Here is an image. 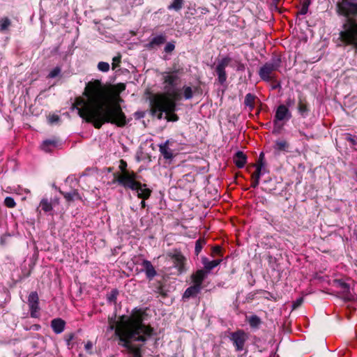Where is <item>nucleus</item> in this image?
I'll list each match as a JSON object with an SVG mask.
<instances>
[{"label":"nucleus","mask_w":357,"mask_h":357,"mask_svg":"<svg viewBox=\"0 0 357 357\" xmlns=\"http://www.w3.org/2000/svg\"><path fill=\"white\" fill-rule=\"evenodd\" d=\"M59 120V116L57 115H52L50 118V121L51 123H54V122H56V121H58Z\"/></svg>","instance_id":"52"},{"label":"nucleus","mask_w":357,"mask_h":357,"mask_svg":"<svg viewBox=\"0 0 357 357\" xmlns=\"http://www.w3.org/2000/svg\"><path fill=\"white\" fill-rule=\"evenodd\" d=\"M126 89L123 83L103 84L93 79L86 84L82 96L75 98L73 105L79 116L100 129L105 123L124 127L126 116L119 102L120 93Z\"/></svg>","instance_id":"1"},{"label":"nucleus","mask_w":357,"mask_h":357,"mask_svg":"<svg viewBox=\"0 0 357 357\" xmlns=\"http://www.w3.org/2000/svg\"><path fill=\"white\" fill-rule=\"evenodd\" d=\"M231 61V58L229 56H225L220 60L215 68V72L218 76L217 81L221 85L224 84L227 78L226 68L229 65Z\"/></svg>","instance_id":"11"},{"label":"nucleus","mask_w":357,"mask_h":357,"mask_svg":"<svg viewBox=\"0 0 357 357\" xmlns=\"http://www.w3.org/2000/svg\"><path fill=\"white\" fill-rule=\"evenodd\" d=\"M72 195H73V201L75 199H79V200L82 199V197H81L80 195L75 190L72 191Z\"/></svg>","instance_id":"50"},{"label":"nucleus","mask_w":357,"mask_h":357,"mask_svg":"<svg viewBox=\"0 0 357 357\" xmlns=\"http://www.w3.org/2000/svg\"><path fill=\"white\" fill-rule=\"evenodd\" d=\"M11 22L10 20L8 17H5L1 20V31L6 30L10 25Z\"/></svg>","instance_id":"43"},{"label":"nucleus","mask_w":357,"mask_h":357,"mask_svg":"<svg viewBox=\"0 0 357 357\" xmlns=\"http://www.w3.org/2000/svg\"><path fill=\"white\" fill-rule=\"evenodd\" d=\"M167 40V38L165 35H160L154 37L151 39L149 44H147L146 47L149 49H153L155 46H160V45L164 44Z\"/></svg>","instance_id":"26"},{"label":"nucleus","mask_w":357,"mask_h":357,"mask_svg":"<svg viewBox=\"0 0 357 357\" xmlns=\"http://www.w3.org/2000/svg\"><path fill=\"white\" fill-rule=\"evenodd\" d=\"M39 207L45 213L50 212L53 209L51 202L47 199H43L40 202Z\"/></svg>","instance_id":"27"},{"label":"nucleus","mask_w":357,"mask_h":357,"mask_svg":"<svg viewBox=\"0 0 357 357\" xmlns=\"http://www.w3.org/2000/svg\"><path fill=\"white\" fill-rule=\"evenodd\" d=\"M248 339V335L243 330L239 329L232 332L229 335V340L232 342L235 350L238 352L245 349V342Z\"/></svg>","instance_id":"10"},{"label":"nucleus","mask_w":357,"mask_h":357,"mask_svg":"<svg viewBox=\"0 0 357 357\" xmlns=\"http://www.w3.org/2000/svg\"><path fill=\"white\" fill-rule=\"evenodd\" d=\"M74 337V335L73 333L68 335V337L67 338L68 344H69L70 341Z\"/></svg>","instance_id":"56"},{"label":"nucleus","mask_w":357,"mask_h":357,"mask_svg":"<svg viewBox=\"0 0 357 357\" xmlns=\"http://www.w3.org/2000/svg\"><path fill=\"white\" fill-rule=\"evenodd\" d=\"M181 98L179 89H170L164 93L153 94L150 98V103L165 105L167 109H174V107H176V102L181 100Z\"/></svg>","instance_id":"4"},{"label":"nucleus","mask_w":357,"mask_h":357,"mask_svg":"<svg viewBox=\"0 0 357 357\" xmlns=\"http://www.w3.org/2000/svg\"><path fill=\"white\" fill-rule=\"evenodd\" d=\"M257 100H258V98L255 95L249 93L246 94L245 97L244 105L245 106L248 107L250 111L252 112L255 107Z\"/></svg>","instance_id":"25"},{"label":"nucleus","mask_w":357,"mask_h":357,"mask_svg":"<svg viewBox=\"0 0 357 357\" xmlns=\"http://www.w3.org/2000/svg\"><path fill=\"white\" fill-rule=\"evenodd\" d=\"M28 305L30 311V315L33 318L39 317V297L36 291H32L28 296Z\"/></svg>","instance_id":"12"},{"label":"nucleus","mask_w":357,"mask_h":357,"mask_svg":"<svg viewBox=\"0 0 357 357\" xmlns=\"http://www.w3.org/2000/svg\"><path fill=\"white\" fill-rule=\"evenodd\" d=\"M289 147V144L285 140H278L275 142V149L278 151H286Z\"/></svg>","instance_id":"32"},{"label":"nucleus","mask_w":357,"mask_h":357,"mask_svg":"<svg viewBox=\"0 0 357 357\" xmlns=\"http://www.w3.org/2000/svg\"><path fill=\"white\" fill-rule=\"evenodd\" d=\"M141 207L142 208H144L146 207V202H145V200L142 199V201L141 202Z\"/></svg>","instance_id":"57"},{"label":"nucleus","mask_w":357,"mask_h":357,"mask_svg":"<svg viewBox=\"0 0 357 357\" xmlns=\"http://www.w3.org/2000/svg\"><path fill=\"white\" fill-rule=\"evenodd\" d=\"M339 39L345 45H352L357 51V21L347 18L340 32Z\"/></svg>","instance_id":"3"},{"label":"nucleus","mask_w":357,"mask_h":357,"mask_svg":"<svg viewBox=\"0 0 357 357\" xmlns=\"http://www.w3.org/2000/svg\"><path fill=\"white\" fill-rule=\"evenodd\" d=\"M207 275V271H205L203 269H199L190 275V280L192 285H195L202 289V283L206 278Z\"/></svg>","instance_id":"14"},{"label":"nucleus","mask_w":357,"mask_h":357,"mask_svg":"<svg viewBox=\"0 0 357 357\" xmlns=\"http://www.w3.org/2000/svg\"><path fill=\"white\" fill-rule=\"evenodd\" d=\"M61 193L62 194L63 197L66 199V201H68V202H73V195H72V192H61Z\"/></svg>","instance_id":"46"},{"label":"nucleus","mask_w":357,"mask_h":357,"mask_svg":"<svg viewBox=\"0 0 357 357\" xmlns=\"http://www.w3.org/2000/svg\"><path fill=\"white\" fill-rule=\"evenodd\" d=\"M264 155L263 153H261L260 155H259V160L257 162V163H261L263 164V159H264Z\"/></svg>","instance_id":"55"},{"label":"nucleus","mask_w":357,"mask_h":357,"mask_svg":"<svg viewBox=\"0 0 357 357\" xmlns=\"http://www.w3.org/2000/svg\"><path fill=\"white\" fill-rule=\"evenodd\" d=\"M61 69L60 67L59 66H56V68H54L53 70H52L47 77L49 78H54L56 77V76H58L60 73H61Z\"/></svg>","instance_id":"39"},{"label":"nucleus","mask_w":357,"mask_h":357,"mask_svg":"<svg viewBox=\"0 0 357 357\" xmlns=\"http://www.w3.org/2000/svg\"><path fill=\"white\" fill-rule=\"evenodd\" d=\"M294 103V100L291 99V98H288L286 101V106L288 107H291V105H293Z\"/></svg>","instance_id":"53"},{"label":"nucleus","mask_w":357,"mask_h":357,"mask_svg":"<svg viewBox=\"0 0 357 357\" xmlns=\"http://www.w3.org/2000/svg\"><path fill=\"white\" fill-rule=\"evenodd\" d=\"M119 338V345L126 349L128 357H142V346L135 345L132 341L145 342L153 335V329L143 323L141 314H133L129 317H120L115 326L110 325Z\"/></svg>","instance_id":"2"},{"label":"nucleus","mask_w":357,"mask_h":357,"mask_svg":"<svg viewBox=\"0 0 357 357\" xmlns=\"http://www.w3.org/2000/svg\"><path fill=\"white\" fill-rule=\"evenodd\" d=\"M354 1L355 0H338L337 3L338 13L344 16H349L351 5L354 3Z\"/></svg>","instance_id":"15"},{"label":"nucleus","mask_w":357,"mask_h":357,"mask_svg":"<svg viewBox=\"0 0 357 357\" xmlns=\"http://www.w3.org/2000/svg\"><path fill=\"white\" fill-rule=\"evenodd\" d=\"M302 303H303V298H298L293 303V309H296V308L298 307L302 304Z\"/></svg>","instance_id":"49"},{"label":"nucleus","mask_w":357,"mask_h":357,"mask_svg":"<svg viewBox=\"0 0 357 357\" xmlns=\"http://www.w3.org/2000/svg\"><path fill=\"white\" fill-rule=\"evenodd\" d=\"M4 205L8 208H14L16 206V203L13 198L11 197H7L4 199Z\"/></svg>","instance_id":"35"},{"label":"nucleus","mask_w":357,"mask_h":357,"mask_svg":"<svg viewBox=\"0 0 357 357\" xmlns=\"http://www.w3.org/2000/svg\"><path fill=\"white\" fill-rule=\"evenodd\" d=\"M291 118V113L288 107L284 105H280L275 111L273 119L274 129L273 133H279L283 124L280 125V121H287Z\"/></svg>","instance_id":"8"},{"label":"nucleus","mask_w":357,"mask_h":357,"mask_svg":"<svg viewBox=\"0 0 357 357\" xmlns=\"http://www.w3.org/2000/svg\"><path fill=\"white\" fill-rule=\"evenodd\" d=\"M252 166L256 167V170L254 173H252L251 176V179H255V181H259L263 164L257 163L256 165H253Z\"/></svg>","instance_id":"30"},{"label":"nucleus","mask_w":357,"mask_h":357,"mask_svg":"<svg viewBox=\"0 0 357 357\" xmlns=\"http://www.w3.org/2000/svg\"><path fill=\"white\" fill-rule=\"evenodd\" d=\"M176 110V107H174V109H169L165 105L150 103L151 114L153 116H157L158 119H162L163 113L165 112L166 114L165 119L167 121H177L178 120V116L175 114Z\"/></svg>","instance_id":"7"},{"label":"nucleus","mask_w":357,"mask_h":357,"mask_svg":"<svg viewBox=\"0 0 357 357\" xmlns=\"http://www.w3.org/2000/svg\"><path fill=\"white\" fill-rule=\"evenodd\" d=\"M278 86H280V84H279V83H278L277 84L273 85V86H272V88H273V89H275Z\"/></svg>","instance_id":"59"},{"label":"nucleus","mask_w":357,"mask_h":357,"mask_svg":"<svg viewBox=\"0 0 357 357\" xmlns=\"http://www.w3.org/2000/svg\"><path fill=\"white\" fill-rule=\"evenodd\" d=\"M142 266L149 280H152L156 275L157 272L150 261L144 259Z\"/></svg>","instance_id":"17"},{"label":"nucleus","mask_w":357,"mask_h":357,"mask_svg":"<svg viewBox=\"0 0 357 357\" xmlns=\"http://www.w3.org/2000/svg\"><path fill=\"white\" fill-rule=\"evenodd\" d=\"M169 256L173 261L174 266L178 270L179 274H181L186 271L185 262L186 258L179 251H175L174 253L169 254Z\"/></svg>","instance_id":"13"},{"label":"nucleus","mask_w":357,"mask_h":357,"mask_svg":"<svg viewBox=\"0 0 357 357\" xmlns=\"http://www.w3.org/2000/svg\"><path fill=\"white\" fill-rule=\"evenodd\" d=\"M91 347H92V345L90 343H88V344H86V349H90Z\"/></svg>","instance_id":"58"},{"label":"nucleus","mask_w":357,"mask_h":357,"mask_svg":"<svg viewBox=\"0 0 357 357\" xmlns=\"http://www.w3.org/2000/svg\"><path fill=\"white\" fill-rule=\"evenodd\" d=\"M66 321L61 318L54 319L51 321V327L53 331L56 333H61L64 331Z\"/></svg>","instance_id":"20"},{"label":"nucleus","mask_w":357,"mask_h":357,"mask_svg":"<svg viewBox=\"0 0 357 357\" xmlns=\"http://www.w3.org/2000/svg\"><path fill=\"white\" fill-rule=\"evenodd\" d=\"M201 291L202 289L192 284L185 290L182 296V300L183 301H186L190 298H195L198 296Z\"/></svg>","instance_id":"16"},{"label":"nucleus","mask_w":357,"mask_h":357,"mask_svg":"<svg viewBox=\"0 0 357 357\" xmlns=\"http://www.w3.org/2000/svg\"><path fill=\"white\" fill-rule=\"evenodd\" d=\"M119 294V291L117 289H112L109 294L107 296V299L110 302H114V303L116 302L117 296Z\"/></svg>","instance_id":"34"},{"label":"nucleus","mask_w":357,"mask_h":357,"mask_svg":"<svg viewBox=\"0 0 357 357\" xmlns=\"http://www.w3.org/2000/svg\"><path fill=\"white\" fill-rule=\"evenodd\" d=\"M212 256L214 257L215 256L222 257V248L219 245H216L212 249Z\"/></svg>","instance_id":"40"},{"label":"nucleus","mask_w":357,"mask_h":357,"mask_svg":"<svg viewBox=\"0 0 357 357\" xmlns=\"http://www.w3.org/2000/svg\"><path fill=\"white\" fill-rule=\"evenodd\" d=\"M310 0H305L301 6V8L299 10V13L301 15H305L307 13L308 7L310 5Z\"/></svg>","instance_id":"36"},{"label":"nucleus","mask_w":357,"mask_h":357,"mask_svg":"<svg viewBox=\"0 0 357 357\" xmlns=\"http://www.w3.org/2000/svg\"><path fill=\"white\" fill-rule=\"evenodd\" d=\"M357 15V3L354 2L352 5H351V8L349 10V15Z\"/></svg>","instance_id":"48"},{"label":"nucleus","mask_w":357,"mask_h":357,"mask_svg":"<svg viewBox=\"0 0 357 357\" xmlns=\"http://www.w3.org/2000/svg\"><path fill=\"white\" fill-rule=\"evenodd\" d=\"M121 56L119 54V56H114L112 59V69L114 70L116 68L119 67L121 63Z\"/></svg>","instance_id":"42"},{"label":"nucleus","mask_w":357,"mask_h":357,"mask_svg":"<svg viewBox=\"0 0 357 357\" xmlns=\"http://www.w3.org/2000/svg\"><path fill=\"white\" fill-rule=\"evenodd\" d=\"M175 49V45L173 43H168L165 47V52L167 53H171Z\"/></svg>","instance_id":"45"},{"label":"nucleus","mask_w":357,"mask_h":357,"mask_svg":"<svg viewBox=\"0 0 357 357\" xmlns=\"http://www.w3.org/2000/svg\"><path fill=\"white\" fill-rule=\"evenodd\" d=\"M259 181H255V179H252L251 187L255 188L258 186Z\"/></svg>","instance_id":"54"},{"label":"nucleus","mask_w":357,"mask_h":357,"mask_svg":"<svg viewBox=\"0 0 357 357\" xmlns=\"http://www.w3.org/2000/svg\"><path fill=\"white\" fill-rule=\"evenodd\" d=\"M98 68L102 72H107L109 70V64L107 62L100 61L98 64Z\"/></svg>","instance_id":"38"},{"label":"nucleus","mask_w":357,"mask_h":357,"mask_svg":"<svg viewBox=\"0 0 357 357\" xmlns=\"http://www.w3.org/2000/svg\"><path fill=\"white\" fill-rule=\"evenodd\" d=\"M135 191H137V197L139 199L146 200L148 199L151 195L152 190L147 188V185L144 183L142 184L141 183V188L135 190Z\"/></svg>","instance_id":"23"},{"label":"nucleus","mask_w":357,"mask_h":357,"mask_svg":"<svg viewBox=\"0 0 357 357\" xmlns=\"http://www.w3.org/2000/svg\"><path fill=\"white\" fill-rule=\"evenodd\" d=\"M59 141L56 139L45 140L41 144V149L47 153L52 152L59 146Z\"/></svg>","instance_id":"19"},{"label":"nucleus","mask_w":357,"mask_h":357,"mask_svg":"<svg viewBox=\"0 0 357 357\" xmlns=\"http://www.w3.org/2000/svg\"><path fill=\"white\" fill-rule=\"evenodd\" d=\"M338 282H339V285H340V288L343 290V292L346 294L347 298L349 299V298L347 296L349 294V285L344 282L339 281Z\"/></svg>","instance_id":"37"},{"label":"nucleus","mask_w":357,"mask_h":357,"mask_svg":"<svg viewBox=\"0 0 357 357\" xmlns=\"http://www.w3.org/2000/svg\"><path fill=\"white\" fill-rule=\"evenodd\" d=\"M236 70L238 71H244L245 69V66L244 63H241L240 61H236Z\"/></svg>","instance_id":"47"},{"label":"nucleus","mask_w":357,"mask_h":357,"mask_svg":"<svg viewBox=\"0 0 357 357\" xmlns=\"http://www.w3.org/2000/svg\"><path fill=\"white\" fill-rule=\"evenodd\" d=\"M183 69L174 70L170 72L164 73L162 79L164 89L169 91L178 85L180 81V77L178 74H182Z\"/></svg>","instance_id":"9"},{"label":"nucleus","mask_w":357,"mask_h":357,"mask_svg":"<svg viewBox=\"0 0 357 357\" xmlns=\"http://www.w3.org/2000/svg\"><path fill=\"white\" fill-rule=\"evenodd\" d=\"M281 62L280 57H274L270 61L266 62L259 70V76L261 80L266 82H275L276 72L280 68Z\"/></svg>","instance_id":"5"},{"label":"nucleus","mask_w":357,"mask_h":357,"mask_svg":"<svg viewBox=\"0 0 357 357\" xmlns=\"http://www.w3.org/2000/svg\"><path fill=\"white\" fill-rule=\"evenodd\" d=\"M119 169L121 170L120 174H123L124 172H130L127 169V162L123 160H120Z\"/></svg>","instance_id":"44"},{"label":"nucleus","mask_w":357,"mask_h":357,"mask_svg":"<svg viewBox=\"0 0 357 357\" xmlns=\"http://www.w3.org/2000/svg\"><path fill=\"white\" fill-rule=\"evenodd\" d=\"M346 140L350 142L353 146H355L357 144V137L353 136L351 134H346Z\"/></svg>","instance_id":"41"},{"label":"nucleus","mask_w":357,"mask_h":357,"mask_svg":"<svg viewBox=\"0 0 357 357\" xmlns=\"http://www.w3.org/2000/svg\"><path fill=\"white\" fill-rule=\"evenodd\" d=\"M157 293H158L160 295H161L163 298H165L167 296V294L163 290V288L162 286H159L158 287Z\"/></svg>","instance_id":"51"},{"label":"nucleus","mask_w":357,"mask_h":357,"mask_svg":"<svg viewBox=\"0 0 357 357\" xmlns=\"http://www.w3.org/2000/svg\"><path fill=\"white\" fill-rule=\"evenodd\" d=\"M114 183H118L125 189L135 190L141 188V182L137 181L138 176L133 171L124 172L123 174L116 172L114 174Z\"/></svg>","instance_id":"6"},{"label":"nucleus","mask_w":357,"mask_h":357,"mask_svg":"<svg viewBox=\"0 0 357 357\" xmlns=\"http://www.w3.org/2000/svg\"><path fill=\"white\" fill-rule=\"evenodd\" d=\"M169 141L167 140L164 144L159 145V150L160 153L165 159L170 160L173 158L174 154L172 150L169 148Z\"/></svg>","instance_id":"21"},{"label":"nucleus","mask_w":357,"mask_h":357,"mask_svg":"<svg viewBox=\"0 0 357 357\" xmlns=\"http://www.w3.org/2000/svg\"><path fill=\"white\" fill-rule=\"evenodd\" d=\"M298 111L299 114L305 117L309 112L308 104L306 98L302 96H298Z\"/></svg>","instance_id":"18"},{"label":"nucleus","mask_w":357,"mask_h":357,"mask_svg":"<svg viewBox=\"0 0 357 357\" xmlns=\"http://www.w3.org/2000/svg\"><path fill=\"white\" fill-rule=\"evenodd\" d=\"M222 261L221 259H218L212 261H209L207 258H204L202 263L204 264V269L207 271V274L213 270L215 267L218 266Z\"/></svg>","instance_id":"24"},{"label":"nucleus","mask_w":357,"mask_h":357,"mask_svg":"<svg viewBox=\"0 0 357 357\" xmlns=\"http://www.w3.org/2000/svg\"><path fill=\"white\" fill-rule=\"evenodd\" d=\"M183 90V96L185 99H190L193 97V91L190 86H184Z\"/></svg>","instance_id":"33"},{"label":"nucleus","mask_w":357,"mask_h":357,"mask_svg":"<svg viewBox=\"0 0 357 357\" xmlns=\"http://www.w3.org/2000/svg\"><path fill=\"white\" fill-rule=\"evenodd\" d=\"M233 160L238 168H243L247 162V156L243 152L239 151L234 155Z\"/></svg>","instance_id":"22"},{"label":"nucleus","mask_w":357,"mask_h":357,"mask_svg":"<svg viewBox=\"0 0 357 357\" xmlns=\"http://www.w3.org/2000/svg\"><path fill=\"white\" fill-rule=\"evenodd\" d=\"M248 323L250 327L257 328L261 324V320L258 316L252 315L248 318Z\"/></svg>","instance_id":"29"},{"label":"nucleus","mask_w":357,"mask_h":357,"mask_svg":"<svg viewBox=\"0 0 357 357\" xmlns=\"http://www.w3.org/2000/svg\"><path fill=\"white\" fill-rule=\"evenodd\" d=\"M206 241L204 238H199L195 243V253L197 256L202 251L203 247L206 245Z\"/></svg>","instance_id":"31"},{"label":"nucleus","mask_w":357,"mask_h":357,"mask_svg":"<svg viewBox=\"0 0 357 357\" xmlns=\"http://www.w3.org/2000/svg\"><path fill=\"white\" fill-rule=\"evenodd\" d=\"M183 4L184 0H173V2L168 6L167 8L178 11L183 8Z\"/></svg>","instance_id":"28"}]
</instances>
